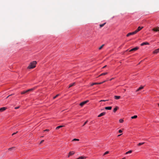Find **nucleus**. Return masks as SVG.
Returning a JSON list of instances; mask_svg holds the SVG:
<instances>
[{
	"mask_svg": "<svg viewBox=\"0 0 159 159\" xmlns=\"http://www.w3.org/2000/svg\"><path fill=\"white\" fill-rule=\"evenodd\" d=\"M97 84V83H94L91 84V86H92L94 85Z\"/></svg>",
	"mask_w": 159,
	"mask_h": 159,
	"instance_id": "27",
	"label": "nucleus"
},
{
	"mask_svg": "<svg viewBox=\"0 0 159 159\" xmlns=\"http://www.w3.org/2000/svg\"><path fill=\"white\" fill-rule=\"evenodd\" d=\"M19 108V106H18L17 107H15V109H18V108Z\"/></svg>",
	"mask_w": 159,
	"mask_h": 159,
	"instance_id": "40",
	"label": "nucleus"
},
{
	"mask_svg": "<svg viewBox=\"0 0 159 159\" xmlns=\"http://www.w3.org/2000/svg\"><path fill=\"white\" fill-rule=\"evenodd\" d=\"M143 28V27H140L139 26L137 29L136 30L134 31L136 32V33H137L141 29H142Z\"/></svg>",
	"mask_w": 159,
	"mask_h": 159,
	"instance_id": "3",
	"label": "nucleus"
},
{
	"mask_svg": "<svg viewBox=\"0 0 159 159\" xmlns=\"http://www.w3.org/2000/svg\"><path fill=\"white\" fill-rule=\"evenodd\" d=\"M144 143V142L140 143L137 144V146H140L143 145Z\"/></svg>",
	"mask_w": 159,
	"mask_h": 159,
	"instance_id": "17",
	"label": "nucleus"
},
{
	"mask_svg": "<svg viewBox=\"0 0 159 159\" xmlns=\"http://www.w3.org/2000/svg\"><path fill=\"white\" fill-rule=\"evenodd\" d=\"M122 134H119V135L118 136H120V135H121Z\"/></svg>",
	"mask_w": 159,
	"mask_h": 159,
	"instance_id": "48",
	"label": "nucleus"
},
{
	"mask_svg": "<svg viewBox=\"0 0 159 159\" xmlns=\"http://www.w3.org/2000/svg\"><path fill=\"white\" fill-rule=\"evenodd\" d=\"M34 89V88H32V89H28V90H28V92H29L32 91H33Z\"/></svg>",
	"mask_w": 159,
	"mask_h": 159,
	"instance_id": "24",
	"label": "nucleus"
},
{
	"mask_svg": "<svg viewBox=\"0 0 159 159\" xmlns=\"http://www.w3.org/2000/svg\"><path fill=\"white\" fill-rule=\"evenodd\" d=\"M74 153V152L73 151H70L69 153L68 157H69L70 156L73 155Z\"/></svg>",
	"mask_w": 159,
	"mask_h": 159,
	"instance_id": "8",
	"label": "nucleus"
},
{
	"mask_svg": "<svg viewBox=\"0 0 159 159\" xmlns=\"http://www.w3.org/2000/svg\"><path fill=\"white\" fill-rule=\"evenodd\" d=\"M116 99H120V96H115L114 97Z\"/></svg>",
	"mask_w": 159,
	"mask_h": 159,
	"instance_id": "15",
	"label": "nucleus"
},
{
	"mask_svg": "<svg viewBox=\"0 0 159 159\" xmlns=\"http://www.w3.org/2000/svg\"><path fill=\"white\" fill-rule=\"evenodd\" d=\"M17 132H18V131H17L16 132L13 133L12 134V135H13L16 134Z\"/></svg>",
	"mask_w": 159,
	"mask_h": 159,
	"instance_id": "36",
	"label": "nucleus"
},
{
	"mask_svg": "<svg viewBox=\"0 0 159 159\" xmlns=\"http://www.w3.org/2000/svg\"><path fill=\"white\" fill-rule=\"evenodd\" d=\"M143 86H141V87H140L136 91V92L137 91H138L142 89H143Z\"/></svg>",
	"mask_w": 159,
	"mask_h": 159,
	"instance_id": "13",
	"label": "nucleus"
},
{
	"mask_svg": "<svg viewBox=\"0 0 159 159\" xmlns=\"http://www.w3.org/2000/svg\"><path fill=\"white\" fill-rule=\"evenodd\" d=\"M158 106H159V103L158 104Z\"/></svg>",
	"mask_w": 159,
	"mask_h": 159,
	"instance_id": "49",
	"label": "nucleus"
},
{
	"mask_svg": "<svg viewBox=\"0 0 159 159\" xmlns=\"http://www.w3.org/2000/svg\"><path fill=\"white\" fill-rule=\"evenodd\" d=\"M59 94H57V95L56 96H55V97H54L53 98V99H55V98H56L58 96H59Z\"/></svg>",
	"mask_w": 159,
	"mask_h": 159,
	"instance_id": "33",
	"label": "nucleus"
},
{
	"mask_svg": "<svg viewBox=\"0 0 159 159\" xmlns=\"http://www.w3.org/2000/svg\"><path fill=\"white\" fill-rule=\"evenodd\" d=\"M119 121L120 123H122L124 122V120L123 119H120Z\"/></svg>",
	"mask_w": 159,
	"mask_h": 159,
	"instance_id": "25",
	"label": "nucleus"
},
{
	"mask_svg": "<svg viewBox=\"0 0 159 159\" xmlns=\"http://www.w3.org/2000/svg\"><path fill=\"white\" fill-rule=\"evenodd\" d=\"M104 46V44H103L102 45L101 47H100L99 48V50H101L103 47Z\"/></svg>",
	"mask_w": 159,
	"mask_h": 159,
	"instance_id": "28",
	"label": "nucleus"
},
{
	"mask_svg": "<svg viewBox=\"0 0 159 159\" xmlns=\"http://www.w3.org/2000/svg\"><path fill=\"white\" fill-rule=\"evenodd\" d=\"M106 114V112H103L101 113H100L99 115H98V117H100L102 116H104Z\"/></svg>",
	"mask_w": 159,
	"mask_h": 159,
	"instance_id": "5",
	"label": "nucleus"
},
{
	"mask_svg": "<svg viewBox=\"0 0 159 159\" xmlns=\"http://www.w3.org/2000/svg\"><path fill=\"white\" fill-rule=\"evenodd\" d=\"M159 52V48L155 50L154 52L153 53L154 54H157Z\"/></svg>",
	"mask_w": 159,
	"mask_h": 159,
	"instance_id": "9",
	"label": "nucleus"
},
{
	"mask_svg": "<svg viewBox=\"0 0 159 159\" xmlns=\"http://www.w3.org/2000/svg\"><path fill=\"white\" fill-rule=\"evenodd\" d=\"M89 102V100H86L80 103V105L81 107H83L84 104H86Z\"/></svg>",
	"mask_w": 159,
	"mask_h": 159,
	"instance_id": "2",
	"label": "nucleus"
},
{
	"mask_svg": "<svg viewBox=\"0 0 159 159\" xmlns=\"http://www.w3.org/2000/svg\"><path fill=\"white\" fill-rule=\"evenodd\" d=\"M132 151L131 150H130L127 152H126V153H125V154H128L129 153H132Z\"/></svg>",
	"mask_w": 159,
	"mask_h": 159,
	"instance_id": "18",
	"label": "nucleus"
},
{
	"mask_svg": "<svg viewBox=\"0 0 159 159\" xmlns=\"http://www.w3.org/2000/svg\"><path fill=\"white\" fill-rule=\"evenodd\" d=\"M13 95V94H11V95H9L8 96H7V97L6 98H8L9 96H11V95Z\"/></svg>",
	"mask_w": 159,
	"mask_h": 159,
	"instance_id": "38",
	"label": "nucleus"
},
{
	"mask_svg": "<svg viewBox=\"0 0 159 159\" xmlns=\"http://www.w3.org/2000/svg\"><path fill=\"white\" fill-rule=\"evenodd\" d=\"M106 80H105V81H103V82H102V83H104L105 82H106Z\"/></svg>",
	"mask_w": 159,
	"mask_h": 159,
	"instance_id": "45",
	"label": "nucleus"
},
{
	"mask_svg": "<svg viewBox=\"0 0 159 159\" xmlns=\"http://www.w3.org/2000/svg\"><path fill=\"white\" fill-rule=\"evenodd\" d=\"M117 110H113V112H114V113H115V112H116V111H117Z\"/></svg>",
	"mask_w": 159,
	"mask_h": 159,
	"instance_id": "41",
	"label": "nucleus"
},
{
	"mask_svg": "<svg viewBox=\"0 0 159 159\" xmlns=\"http://www.w3.org/2000/svg\"><path fill=\"white\" fill-rule=\"evenodd\" d=\"M136 32H135L134 31V32H131V33H128L127 35H126V36L127 37H129V36L130 35H134V34H136Z\"/></svg>",
	"mask_w": 159,
	"mask_h": 159,
	"instance_id": "4",
	"label": "nucleus"
},
{
	"mask_svg": "<svg viewBox=\"0 0 159 159\" xmlns=\"http://www.w3.org/2000/svg\"><path fill=\"white\" fill-rule=\"evenodd\" d=\"M108 100H101L100 102H105Z\"/></svg>",
	"mask_w": 159,
	"mask_h": 159,
	"instance_id": "37",
	"label": "nucleus"
},
{
	"mask_svg": "<svg viewBox=\"0 0 159 159\" xmlns=\"http://www.w3.org/2000/svg\"><path fill=\"white\" fill-rule=\"evenodd\" d=\"M79 139H74L72 140L73 141H79Z\"/></svg>",
	"mask_w": 159,
	"mask_h": 159,
	"instance_id": "29",
	"label": "nucleus"
},
{
	"mask_svg": "<svg viewBox=\"0 0 159 159\" xmlns=\"http://www.w3.org/2000/svg\"><path fill=\"white\" fill-rule=\"evenodd\" d=\"M113 79V78H111V79L110 80H112V79Z\"/></svg>",
	"mask_w": 159,
	"mask_h": 159,
	"instance_id": "46",
	"label": "nucleus"
},
{
	"mask_svg": "<svg viewBox=\"0 0 159 159\" xmlns=\"http://www.w3.org/2000/svg\"><path fill=\"white\" fill-rule=\"evenodd\" d=\"M37 64V62L36 61H33L30 62L27 67L28 69H33L36 66V65Z\"/></svg>",
	"mask_w": 159,
	"mask_h": 159,
	"instance_id": "1",
	"label": "nucleus"
},
{
	"mask_svg": "<svg viewBox=\"0 0 159 159\" xmlns=\"http://www.w3.org/2000/svg\"><path fill=\"white\" fill-rule=\"evenodd\" d=\"M75 83L74 82V83H73L72 84H70L69 86V88H70V87H71L75 85Z\"/></svg>",
	"mask_w": 159,
	"mask_h": 159,
	"instance_id": "16",
	"label": "nucleus"
},
{
	"mask_svg": "<svg viewBox=\"0 0 159 159\" xmlns=\"http://www.w3.org/2000/svg\"><path fill=\"white\" fill-rule=\"evenodd\" d=\"M107 72L101 74L99 75V76H102V75H107Z\"/></svg>",
	"mask_w": 159,
	"mask_h": 159,
	"instance_id": "23",
	"label": "nucleus"
},
{
	"mask_svg": "<svg viewBox=\"0 0 159 159\" xmlns=\"http://www.w3.org/2000/svg\"><path fill=\"white\" fill-rule=\"evenodd\" d=\"M86 157L84 156H80L77 158L76 159H85Z\"/></svg>",
	"mask_w": 159,
	"mask_h": 159,
	"instance_id": "11",
	"label": "nucleus"
},
{
	"mask_svg": "<svg viewBox=\"0 0 159 159\" xmlns=\"http://www.w3.org/2000/svg\"><path fill=\"white\" fill-rule=\"evenodd\" d=\"M28 93V90H27L21 92V94H25L27 93Z\"/></svg>",
	"mask_w": 159,
	"mask_h": 159,
	"instance_id": "10",
	"label": "nucleus"
},
{
	"mask_svg": "<svg viewBox=\"0 0 159 159\" xmlns=\"http://www.w3.org/2000/svg\"><path fill=\"white\" fill-rule=\"evenodd\" d=\"M107 66V65H106L102 67V68H105Z\"/></svg>",
	"mask_w": 159,
	"mask_h": 159,
	"instance_id": "43",
	"label": "nucleus"
},
{
	"mask_svg": "<svg viewBox=\"0 0 159 159\" xmlns=\"http://www.w3.org/2000/svg\"><path fill=\"white\" fill-rule=\"evenodd\" d=\"M120 108H120V107H118V106H116L114 108H113V109H115V110H116V109H120Z\"/></svg>",
	"mask_w": 159,
	"mask_h": 159,
	"instance_id": "20",
	"label": "nucleus"
},
{
	"mask_svg": "<svg viewBox=\"0 0 159 159\" xmlns=\"http://www.w3.org/2000/svg\"><path fill=\"white\" fill-rule=\"evenodd\" d=\"M64 126H63V125H59V126H57L56 128V129H60V128H62V127H64Z\"/></svg>",
	"mask_w": 159,
	"mask_h": 159,
	"instance_id": "14",
	"label": "nucleus"
},
{
	"mask_svg": "<svg viewBox=\"0 0 159 159\" xmlns=\"http://www.w3.org/2000/svg\"><path fill=\"white\" fill-rule=\"evenodd\" d=\"M4 110H0V112H2Z\"/></svg>",
	"mask_w": 159,
	"mask_h": 159,
	"instance_id": "44",
	"label": "nucleus"
},
{
	"mask_svg": "<svg viewBox=\"0 0 159 159\" xmlns=\"http://www.w3.org/2000/svg\"><path fill=\"white\" fill-rule=\"evenodd\" d=\"M122 132V130H121L120 129V130H119L118 132L119 133H121Z\"/></svg>",
	"mask_w": 159,
	"mask_h": 159,
	"instance_id": "35",
	"label": "nucleus"
},
{
	"mask_svg": "<svg viewBox=\"0 0 159 159\" xmlns=\"http://www.w3.org/2000/svg\"><path fill=\"white\" fill-rule=\"evenodd\" d=\"M7 108L4 107L0 108V109H6Z\"/></svg>",
	"mask_w": 159,
	"mask_h": 159,
	"instance_id": "30",
	"label": "nucleus"
},
{
	"mask_svg": "<svg viewBox=\"0 0 159 159\" xmlns=\"http://www.w3.org/2000/svg\"><path fill=\"white\" fill-rule=\"evenodd\" d=\"M15 148V147H12V148H9L8 150H9V151H11V150H12L13 149H14Z\"/></svg>",
	"mask_w": 159,
	"mask_h": 159,
	"instance_id": "26",
	"label": "nucleus"
},
{
	"mask_svg": "<svg viewBox=\"0 0 159 159\" xmlns=\"http://www.w3.org/2000/svg\"><path fill=\"white\" fill-rule=\"evenodd\" d=\"M88 122V120L86 121L84 123L83 125V126H84Z\"/></svg>",
	"mask_w": 159,
	"mask_h": 159,
	"instance_id": "31",
	"label": "nucleus"
},
{
	"mask_svg": "<svg viewBox=\"0 0 159 159\" xmlns=\"http://www.w3.org/2000/svg\"><path fill=\"white\" fill-rule=\"evenodd\" d=\"M148 44H149V43H147V42H144V43H142L141 44V46H143V45H148Z\"/></svg>",
	"mask_w": 159,
	"mask_h": 159,
	"instance_id": "12",
	"label": "nucleus"
},
{
	"mask_svg": "<svg viewBox=\"0 0 159 159\" xmlns=\"http://www.w3.org/2000/svg\"><path fill=\"white\" fill-rule=\"evenodd\" d=\"M139 49V48L137 47H136L135 48H132V49H131L130 50H129V52H132V51H135L136 50H138V49Z\"/></svg>",
	"mask_w": 159,
	"mask_h": 159,
	"instance_id": "7",
	"label": "nucleus"
},
{
	"mask_svg": "<svg viewBox=\"0 0 159 159\" xmlns=\"http://www.w3.org/2000/svg\"><path fill=\"white\" fill-rule=\"evenodd\" d=\"M137 118V115H134L133 116H132L131 117V119H136Z\"/></svg>",
	"mask_w": 159,
	"mask_h": 159,
	"instance_id": "21",
	"label": "nucleus"
},
{
	"mask_svg": "<svg viewBox=\"0 0 159 159\" xmlns=\"http://www.w3.org/2000/svg\"><path fill=\"white\" fill-rule=\"evenodd\" d=\"M112 108L111 107H105V109H111Z\"/></svg>",
	"mask_w": 159,
	"mask_h": 159,
	"instance_id": "19",
	"label": "nucleus"
},
{
	"mask_svg": "<svg viewBox=\"0 0 159 159\" xmlns=\"http://www.w3.org/2000/svg\"><path fill=\"white\" fill-rule=\"evenodd\" d=\"M106 23H105L103 24H100L99 25V26H100V28H102V27H103L104 25L106 24Z\"/></svg>",
	"mask_w": 159,
	"mask_h": 159,
	"instance_id": "22",
	"label": "nucleus"
},
{
	"mask_svg": "<svg viewBox=\"0 0 159 159\" xmlns=\"http://www.w3.org/2000/svg\"><path fill=\"white\" fill-rule=\"evenodd\" d=\"M152 30L155 32L159 31V27H157L155 28H153Z\"/></svg>",
	"mask_w": 159,
	"mask_h": 159,
	"instance_id": "6",
	"label": "nucleus"
},
{
	"mask_svg": "<svg viewBox=\"0 0 159 159\" xmlns=\"http://www.w3.org/2000/svg\"><path fill=\"white\" fill-rule=\"evenodd\" d=\"M121 159H125V157H124V158H122Z\"/></svg>",
	"mask_w": 159,
	"mask_h": 159,
	"instance_id": "47",
	"label": "nucleus"
},
{
	"mask_svg": "<svg viewBox=\"0 0 159 159\" xmlns=\"http://www.w3.org/2000/svg\"><path fill=\"white\" fill-rule=\"evenodd\" d=\"M102 84V82H100V83H97V84Z\"/></svg>",
	"mask_w": 159,
	"mask_h": 159,
	"instance_id": "39",
	"label": "nucleus"
},
{
	"mask_svg": "<svg viewBox=\"0 0 159 159\" xmlns=\"http://www.w3.org/2000/svg\"><path fill=\"white\" fill-rule=\"evenodd\" d=\"M49 131V129H46L44 130H43V132H45V131Z\"/></svg>",
	"mask_w": 159,
	"mask_h": 159,
	"instance_id": "34",
	"label": "nucleus"
},
{
	"mask_svg": "<svg viewBox=\"0 0 159 159\" xmlns=\"http://www.w3.org/2000/svg\"><path fill=\"white\" fill-rule=\"evenodd\" d=\"M44 141V140H41V142H40V143H43Z\"/></svg>",
	"mask_w": 159,
	"mask_h": 159,
	"instance_id": "42",
	"label": "nucleus"
},
{
	"mask_svg": "<svg viewBox=\"0 0 159 159\" xmlns=\"http://www.w3.org/2000/svg\"><path fill=\"white\" fill-rule=\"evenodd\" d=\"M109 152L108 151H106V152H105L103 154V155H105L106 154H108L109 153Z\"/></svg>",
	"mask_w": 159,
	"mask_h": 159,
	"instance_id": "32",
	"label": "nucleus"
}]
</instances>
